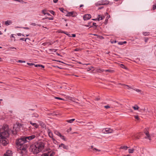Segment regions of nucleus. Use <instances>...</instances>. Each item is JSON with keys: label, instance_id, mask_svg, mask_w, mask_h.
Masks as SVG:
<instances>
[{"label": "nucleus", "instance_id": "f257e3e1", "mask_svg": "<svg viewBox=\"0 0 156 156\" xmlns=\"http://www.w3.org/2000/svg\"><path fill=\"white\" fill-rule=\"evenodd\" d=\"M9 131L8 125H5L0 129V144L3 146L6 145L8 143V140L6 138L9 135Z\"/></svg>", "mask_w": 156, "mask_h": 156}, {"label": "nucleus", "instance_id": "f03ea898", "mask_svg": "<svg viewBox=\"0 0 156 156\" xmlns=\"http://www.w3.org/2000/svg\"><path fill=\"white\" fill-rule=\"evenodd\" d=\"M21 140H18L16 143L17 148L20 150L19 153L20 154V156H27L28 153V146L25 144H23L24 142Z\"/></svg>", "mask_w": 156, "mask_h": 156}, {"label": "nucleus", "instance_id": "7ed1b4c3", "mask_svg": "<svg viewBox=\"0 0 156 156\" xmlns=\"http://www.w3.org/2000/svg\"><path fill=\"white\" fill-rule=\"evenodd\" d=\"M44 143L39 142L31 145L30 150L34 154H37L42 151L44 149Z\"/></svg>", "mask_w": 156, "mask_h": 156}, {"label": "nucleus", "instance_id": "20e7f679", "mask_svg": "<svg viewBox=\"0 0 156 156\" xmlns=\"http://www.w3.org/2000/svg\"><path fill=\"white\" fill-rule=\"evenodd\" d=\"M35 137V136L32 135L30 136L24 137L19 140H22L23 141V144H25L26 142H29V141Z\"/></svg>", "mask_w": 156, "mask_h": 156}, {"label": "nucleus", "instance_id": "39448f33", "mask_svg": "<svg viewBox=\"0 0 156 156\" xmlns=\"http://www.w3.org/2000/svg\"><path fill=\"white\" fill-rule=\"evenodd\" d=\"M113 131V130L112 129L108 128H104L102 130V132L103 133L106 134L112 133Z\"/></svg>", "mask_w": 156, "mask_h": 156}, {"label": "nucleus", "instance_id": "423d86ee", "mask_svg": "<svg viewBox=\"0 0 156 156\" xmlns=\"http://www.w3.org/2000/svg\"><path fill=\"white\" fill-rule=\"evenodd\" d=\"M147 128L145 129L144 130V133L146 136L145 137V138L146 139H148L149 140H151V136L149 133V132L147 130Z\"/></svg>", "mask_w": 156, "mask_h": 156}, {"label": "nucleus", "instance_id": "0eeeda50", "mask_svg": "<svg viewBox=\"0 0 156 156\" xmlns=\"http://www.w3.org/2000/svg\"><path fill=\"white\" fill-rule=\"evenodd\" d=\"M77 15L76 13L73 12H68L67 14L66 15V16H70L75 17Z\"/></svg>", "mask_w": 156, "mask_h": 156}, {"label": "nucleus", "instance_id": "6e6552de", "mask_svg": "<svg viewBox=\"0 0 156 156\" xmlns=\"http://www.w3.org/2000/svg\"><path fill=\"white\" fill-rule=\"evenodd\" d=\"M4 156H13V153L10 150L6 151V153L4 154Z\"/></svg>", "mask_w": 156, "mask_h": 156}, {"label": "nucleus", "instance_id": "1a4fd4ad", "mask_svg": "<svg viewBox=\"0 0 156 156\" xmlns=\"http://www.w3.org/2000/svg\"><path fill=\"white\" fill-rule=\"evenodd\" d=\"M91 18V16L90 14H86L83 15V18L84 20H87Z\"/></svg>", "mask_w": 156, "mask_h": 156}, {"label": "nucleus", "instance_id": "9d476101", "mask_svg": "<svg viewBox=\"0 0 156 156\" xmlns=\"http://www.w3.org/2000/svg\"><path fill=\"white\" fill-rule=\"evenodd\" d=\"M97 71L98 72H104L105 71V72H109L110 73H112L113 72V70H110V69H107L104 70L103 69H98L97 70Z\"/></svg>", "mask_w": 156, "mask_h": 156}, {"label": "nucleus", "instance_id": "9b49d317", "mask_svg": "<svg viewBox=\"0 0 156 156\" xmlns=\"http://www.w3.org/2000/svg\"><path fill=\"white\" fill-rule=\"evenodd\" d=\"M28 122L29 123H30V124H31L32 126H34V127L35 128H37L38 126H39L38 124H36V123H33V122L32 121H29Z\"/></svg>", "mask_w": 156, "mask_h": 156}, {"label": "nucleus", "instance_id": "f8f14e48", "mask_svg": "<svg viewBox=\"0 0 156 156\" xmlns=\"http://www.w3.org/2000/svg\"><path fill=\"white\" fill-rule=\"evenodd\" d=\"M59 147H62V148L64 149H65L66 150H68V146L67 145H65L64 144H61L59 145Z\"/></svg>", "mask_w": 156, "mask_h": 156}, {"label": "nucleus", "instance_id": "ddd939ff", "mask_svg": "<svg viewBox=\"0 0 156 156\" xmlns=\"http://www.w3.org/2000/svg\"><path fill=\"white\" fill-rule=\"evenodd\" d=\"M103 2H102V1L98 2L97 3H95V5L96 6H98V5H105V3H103Z\"/></svg>", "mask_w": 156, "mask_h": 156}, {"label": "nucleus", "instance_id": "4468645a", "mask_svg": "<svg viewBox=\"0 0 156 156\" xmlns=\"http://www.w3.org/2000/svg\"><path fill=\"white\" fill-rule=\"evenodd\" d=\"M12 23V22L11 20H8L5 22V25L7 26H9Z\"/></svg>", "mask_w": 156, "mask_h": 156}, {"label": "nucleus", "instance_id": "2eb2a0df", "mask_svg": "<svg viewBox=\"0 0 156 156\" xmlns=\"http://www.w3.org/2000/svg\"><path fill=\"white\" fill-rule=\"evenodd\" d=\"M104 18H105L104 16H103L100 15H98V17H97V18H98V21H99L100 20H101L103 19Z\"/></svg>", "mask_w": 156, "mask_h": 156}, {"label": "nucleus", "instance_id": "dca6fc26", "mask_svg": "<svg viewBox=\"0 0 156 156\" xmlns=\"http://www.w3.org/2000/svg\"><path fill=\"white\" fill-rule=\"evenodd\" d=\"M114 106H112L111 105H107L105 106L104 107L105 108L108 109L111 108H114Z\"/></svg>", "mask_w": 156, "mask_h": 156}, {"label": "nucleus", "instance_id": "f3484780", "mask_svg": "<svg viewBox=\"0 0 156 156\" xmlns=\"http://www.w3.org/2000/svg\"><path fill=\"white\" fill-rule=\"evenodd\" d=\"M39 116L36 113H34L31 115V117L37 118Z\"/></svg>", "mask_w": 156, "mask_h": 156}, {"label": "nucleus", "instance_id": "a211bd4d", "mask_svg": "<svg viewBox=\"0 0 156 156\" xmlns=\"http://www.w3.org/2000/svg\"><path fill=\"white\" fill-rule=\"evenodd\" d=\"M75 120V119H72L70 120H66V122H68L72 123L74 120Z\"/></svg>", "mask_w": 156, "mask_h": 156}, {"label": "nucleus", "instance_id": "6ab92c4d", "mask_svg": "<svg viewBox=\"0 0 156 156\" xmlns=\"http://www.w3.org/2000/svg\"><path fill=\"white\" fill-rule=\"evenodd\" d=\"M48 136L50 137L52 139L53 138V134L51 132H49L48 133Z\"/></svg>", "mask_w": 156, "mask_h": 156}, {"label": "nucleus", "instance_id": "aec40b11", "mask_svg": "<svg viewBox=\"0 0 156 156\" xmlns=\"http://www.w3.org/2000/svg\"><path fill=\"white\" fill-rule=\"evenodd\" d=\"M40 156H49V152H48V153H43Z\"/></svg>", "mask_w": 156, "mask_h": 156}, {"label": "nucleus", "instance_id": "412c9836", "mask_svg": "<svg viewBox=\"0 0 156 156\" xmlns=\"http://www.w3.org/2000/svg\"><path fill=\"white\" fill-rule=\"evenodd\" d=\"M61 33L65 34H66L69 37H71L70 34H69L68 33L66 32H65V31H62L61 32Z\"/></svg>", "mask_w": 156, "mask_h": 156}, {"label": "nucleus", "instance_id": "4be33fe9", "mask_svg": "<svg viewBox=\"0 0 156 156\" xmlns=\"http://www.w3.org/2000/svg\"><path fill=\"white\" fill-rule=\"evenodd\" d=\"M35 67H41L43 68H44V66L42 65H39V64H37L34 65Z\"/></svg>", "mask_w": 156, "mask_h": 156}, {"label": "nucleus", "instance_id": "5701e85b", "mask_svg": "<svg viewBox=\"0 0 156 156\" xmlns=\"http://www.w3.org/2000/svg\"><path fill=\"white\" fill-rule=\"evenodd\" d=\"M55 133L58 136H59L60 137V136H62V135L61 134V133H59V132L57 131H56L55 132Z\"/></svg>", "mask_w": 156, "mask_h": 156}, {"label": "nucleus", "instance_id": "b1692460", "mask_svg": "<svg viewBox=\"0 0 156 156\" xmlns=\"http://www.w3.org/2000/svg\"><path fill=\"white\" fill-rule=\"evenodd\" d=\"M133 108L135 110H137L139 108V107H138V106L137 105H136L135 106L133 107Z\"/></svg>", "mask_w": 156, "mask_h": 156}, {"label": "nucleus", "instance_id": "393cba45", "mask_svg": "<svg viewBox=\"0 0 156 156\" xmlns=\"http://www.w3.org/2000/svg\"><path fill=\"white\" fill-rule=\"evenodd\" d=\"M121 148L122 149H123L124 150H126L127 148H128V147L127 146H122L121 147Z\"/></svg>", "mask_w": 156, "mask_h": 156}, {"label": "nucleus", "instance_id": "a878e982", "mask_svg": "<svg viewBox=\"0 0 156 156\" xmlns=\"http://www.w3.org/2000/svg\"><path fill=\"white\" fill-rule=\"evenodd\" d=\"M102 2H103V3H104L105 4V5L108 4L109 3V2L107 0H105V1L103 0V1H102Z\"/></svg>", "mask_w": 156, "mask_h": 156}, {"label": "nucleus", "instance_id": "bb28decb", "mask_svg": "<svg viewBox=\"0 0 156 156\" xmlns=\"http://www.w3.org/2000/svg\"><path fill=\"white\" fill-rule=\"evenodd\" d=\"M129 152V153H133L134 151V149H129L128 150Z\"/></svg>", "mask_w": 156, "mask_h": 156}, {"label": "nucleus", "instance_id": "cd10ccee", "mask_svg": "<svg viewBox=\"0 0 156 156\" xmlns=\"http://www.w3.org/2000/svg\"><path fill=\"white\" fill-rule=\"evenodd\" d=\"M126 41H124L123 42H119L118 44L119 45H122L124 44H126Z\"/></svg>", "mask_w": 156, "mask_h": 156}, {"label": "nucleus", "instance_id": "c85d7f7f", "mask_svg": "<svg viewBox=\"0 0 156 156\" xmlns=\"http://www.w3.org/2000/svg\"><path fill=\"white\" fill-rule=\"evenodd\" d=\"M120 66L122 68H123L125 69H127V67L125 66L123 64H121Z\"/></svg>", "mask_w": 156, "mask_h": 156}, {"label": "nucleus", "instance_id": "c756f323", "mask_svg": "<svg viewBox=\"0 0 156 156\" xmlns=\"http://www.w3.org/2000/svg\"><path fill=\"white\" fill-rule=\"evenodd\" d=\"M143 34L144 36H147L149 35V33L148 32H143Z\"/></svg>", "mask_w": 156, "mask_h": 156}, {"label": "nucleus", "instance_id": "7c9ffc66", "mask_svg": "<svg viewBox=\"0 0 156 156\" xmlns=\"http://www.w3.org/2000/svg\"><path fill=\"white\" fill-rule=\"evenodd\" d=\"M54 98L55 99H59V100H64V99L63 98H60V97H55Z\"/></svg>", "mask_w": 156, "mask_h": 156}, {"label": "nucleus", "instance_id": "2f4dec72", "mask_svg": "<svg viewBox=\"0 0 156 156\" xmlns=\"http://www.w3.org/2000/svg\"><path fill=\"white\" fill-rule=\"evenodd\" d=\"M55 154V153L54 152H52L49 155V156H54Z\"/></svg>", "mask_w": 156, "mask_h": 156}, {"label": "nucleus", "instance_id": "473e14b6", "mask_svg": "<svg viewBox=\"0 0 156 156\" xmlns=\"http://www.w3.org/2000/svg\"><path fill=\"white\" fill-rule=\"evenodd\" d=\"M134 117L136 119H137L138 120H140V118L138 115L135 116Z\"/></svg>", "mask_w": 156, "mask_h": 156}, {"label": "nucleus", "instance_id": "72a5a7b5", "mask_svg": "<svg viewBox=\"0 0 156 156\" xmlns=\"http://www.w3.org/2000/svg\"><path fill=\"white\" fill-rule=\"evenodd\" d=\"M52 140L53 143L55 144H56L57 143V141L54 138H52Z\"/></svg>", "mask_w": 156, "mask_h": 156}, {"label": "nucleus", "instance_id": "f704fd0d", "mask_svg": "<svg viewBox=\"0 0 156 156\" xmlns=\"http://www.w3.org/2000/svg\"><path fill=\"white\" fill-rule=\"evenodd\" d=\"M46 9H44L42 11V12L44 15L46 14V13L45 12H46Z\"/></svg>", "mask_w": 156, "mask_h": 156}, {"label": "nucleus", "instance_id": "c9c22d12", "mask_svg": "<svg viewBox=\"0 0 156 156\" xmlns=\"http://www.w3.org/2000/svg\"><path fill=\"white\" fill-rule=\"evenodd\" d=\"M62 136H60V138H61L62 139H63V140H64L66 141V139H65V136H63L62 135Z\"/></svg>", "mask_w": 156, "mask_h": 156}, {"label": "nucleus", "instance_id": "e433bc0d", "mask_svg": "<svg viewBox=\"0 0 156 156\" xmlns=\"http://www.w3.org/2000/svg\"><path fill=\"white\" fill-rule=\"evenodd\" d=\"M49 12L51 14L53 15H55V12L54 11H53L52 10H50L49 11Z\"/></svg>", "mask_w": 156, "mask_h": 156}, {"label": "nucleus", "instance_id": "4c0bfd02", "mask_svg": "<svg viewBox=\"0 0 156 156\" xmlns=\"http://www.w3.org/2000/svg\"><path fill=\"white\" fill-rule=\"evenodd\" d=\"M71 130H72V129L71 128H70L69 129H68L66 131L67 132L69 133V132H70V131H71Z\"/></svg>", "mask_w": 156, "mask_h": 156}, {"label": "nucleus", "instance_id": "58836bf2", "mask_svg": "<svg viewBox=\"0 0 156 156\" xmlns=\"http://www.w3.org/2000/svg\"><path fill=\"white\" fill-rule=\"evenodd\" d=\"M18 62H20V63H24L25 62V61H22L21 60H19L18 61H17Z\"/></svg>", "mask_w": 156, "mask_h": 156}, {"label": "nucleus", "instance_id": "ea45409f", "mask_svg": "<svg viewBox=\"0 0 156 156\" xmlns=\"http://www.w3.org/2000/svg\"><path fill=\"white\" fill-rule=\"evenodd\" d=\"M60 10L62 12H64L63 11L64 10V9L62 8H59Z\"/></svg>", "mask_w": 156, "mask_h": 156}, {"label": "nucleus", "instance_id": "a19ab883", "mask_svg": "<svg viewBox=\"0 0 156 156\" xmlns=\"http://www.w3.org/2000/svg\"><path fill=\"white\" fill-rule=\"evenodd\" d=\"M27 64L29 65H30V66H33V65H35V64L34 63H27Z\"/></svg>", "mask_w": 156, "mask_h": 156}, {"label": "nucleus", "instance_id": "79ce46f5", "mask_svg": "<svg viewBox=\"0 0 156 156\" xmlns=\"http://www.w3.org/2000/svg\"><path fill=\"white\" fill-rule=\"evenodd\" d=\"M125 85L128 87V89H133L132 88V87H131V86H129L128 85Z\"/></svg>", "mask_w": 156, "mask_h": 156}, {"label": "nucleus", "instance_id": "37998d69", "mask_svg": "<svg viewBox=\"0 0 156 156\" xmlns=\"http://www.w3.org/2000/svg\"><path fill=\"white\" fill-rule=\"evenodd\" d=\"M153 10H154L156 9V4L154 5H153Z\"/></svg>", "mask_w": 156, "mask_h": 156}, {"label": "nucleus", "instance_id": "c03bdc74", "mask_svg": "<svg viewBox=\"0 0 156 156\" xmlns=\"http://www.w3.org/2000/svg\"><path fill=\"white\" fill-rule=\"evenodd\" d=\"M134 90L137 92H141V90L138 89H134Z\"/></svg>", "mask_w": 156, "mask_h": 156}, {"label": "nucleus", "instance_id": "a18cd8bd", "mask_svg": "<svg viewBox=\"0 0 156 156\" xmlns=\"http://www.w3.org/2000/svg\"><path fill=\"white\" fill-rule=\"evenodd\" d=\"M22 28L26 30H29V28L27 27H23Z\"/></svg>", "mask_w": 156, "mask_h": 156}, {"label": "nucleus", "instance_id": "49530a36", "mask_svg": "<svg viewBox=\"0 0 156 156\" xmlns=\"http://www.w3.org/2000/svg\"><path fill=\"white\" fill-rule=\"evenodd\" d=\"M93 150H95L96 151H101L100 150L98 149H96V148H94Z\"/></svg>", "mask_w": 156, "mask_h": 156}, {"label": "nucleus", "instance_id": "de8ad7c7", "mask_svg": "<svg viewBox=\"0 0 156 156\" xmlns=\"http://www.w3.org/2000/svg\"><path fill=\"white\" fill-rule=\"evenodd\" d=\"M47 18L49 20H53V18L52 17H47Z\"/></svg>", "mask_w": 156, "mask_h": 156}, {"label": "nucleus", "instance_id": "09e8293b", "mask_svg": "<svg viewBox=\"0 0 156 156\" xmlns=\"http://www.w3.org/2000/svg\"><path fill=\"white\" fill-rule=\"evenodd\" d=\"M9 48V49H16V48L14 47H10Z\"/></svg>", "mask_w": 156, "mask_h": 156}, {"label": "nucleus", "instance_id": "8fccbe9b", "mask_svg": "<svg viewBox=\"0 0 156 156\" xmlns=\"http://www.w3.org/2000/svg\"><path fill=\"white\" fill-rule=\"evenodd\" d=\"M31 25L33 26H36V24L35 23H33L31 24Z\"/></svg>", "mask_w": 156, "mask_h": 156}, {"label": "nucleus", "instance_id": "3c124183", "mask_svg": "<svg viewBox=\"0 0 156 156\" xmlns=\"http://www.w3.org/2000/svg\"><path fill=\"white\" fill-rule=\"evenodd\" d=\"M17 35L18 36H21L22 34L21 33H18L17 34Z\"/></svg>", "mask_w": 156, "mask_h": 156}, {"label": "nucleus", "instance_id": "603ef678", "mask_svg": "<svg viewBox=\"0 0 156 156\" xmlns=\"http://www.w3.org/2000/svg\"><path fill=\"white\" fill-rule=\"evenodd\" d=\"M58 1V0H53V2L55 3H57Z\"/></svg>", "mask_w": 156, "mask_h": 156}, {"label": "nucleus", "instance_id": "864d4df0", "mask_svg": "<svg viewBox=\"0 0 156 156\" xmlns=\"http://www.w3.org/2000/svg\"><path fill=\"white\" fill-rule=\"evenodd\" d=\"M72 35L73 37H76V35L75 34H72Z\"/></svg>", "mask_w": 156, "mask_h": 156}, {"label": "nucleus", "instance_id": "5fc2aeb1", "mask_svg": "<svg viewBox=\"0 0 156 156\" xmlns=\"http://www.w3.org/2000/svg\"><path fill=\"white\" fill-rule=\"evenodd\" d=\"M79 49H78V48H76L74 50V51H79Z\"/></svg>", "mask_w": 156, "mask_h": 156}, {"label": "nucleus", "instance_id": "6e6d98bb", "mask_svg": "<svg viewBox=\"0 0 156 156\" xmlns=\"http://www.w3.org/2000/svg\"><path fill=\"white\" fill-rule=\"evenodd\" d=\"M24 38H21L20 39V40H22V41H24Z\"/></svg>", "mask_w": 156, "mask_h": 156}, {"label": "nucleus", "instance_id": "4d7b16f0", "mask_svg": "<svg viewBox=\"0 0 156 156\" xmlns=\"http://www.w3.org/2000/svg\"><path fill=\"white\" fill-rule=\"evenodd\" d=\"M103 8V7H99V8H98V9H102Z\"/></svg>", "mask_w": 156, "mask_h": 156}, {"label": "nucleus", "instance_id": "13d9d810", "mask_svg": "<svg viewBox=\"0 0 156 156\" xmlns=\"http://www.w3.org/2000/svg\"><path fill=\"white\" fill-rule=\"evenodd\" d=\"M46 14L48 16H50L51 15L50 14L48 13H46Z\"/></svg>", "mask_w": 156, "mask_h": 156}, {"label": "nucleus", "instance_id": "bf43d9fd", "mask_svg": "<svg viewBox=\"0 0 156 156\" xmlns=\"http://www.w3.org/2000/svg\"><path fill=\"white\" fill-rule=\"evenodd\" d=\"M98 20V18H97L96 19H92V20Z\"/></svg>", "mask_w": 156, "mask_h": 156}, {"label": "nucleus", "instance_id": "052dcab7", "mask_svg": "<svg viewBox=\"0 0 156 156\" xmlns=\"http://www.w3.org/2000/svg\"><path fill=\"white\" fill-rule=\"evenodd\" d=\"M55 61H57V62H61L62 63H63L62 62H61V61L57 60H55Z\"/></svg>", "mask_w": 156, "mask_h": 156}, {"label": "nucleus", "instance_id": "680f3d73", "mask_svg": "<svg viewBox=\"0 0 156 156\" xmlns=\"http://www.w3.org/2000/svg\"><path fill=\"white\" fill-rule=\"evenodd\" d=\"M93 24L94 26H96V23H93Z\"/></svg>", "mask_w": 156, "mask_h": 156}, {"label": "nucleus", "instance_id": "e2e57ef3", "mask_svg": "<svg viewBox=\"0 0 156 156\" xmlns=\"http://www.w3.org/2000/svg\"><path fill=\"white\" fill-rule=\"evenodd\" d=\"M11 37H14V36H13V34H12L11 35Z\"/></svg>", "mask_w": 156, "mask_h": 156}, {"label": "nucleus", "instance_id": "0e129e2a", "mask_svg": "<svg viewBox=\"0 0 156 156\" xmlns=\"http://www.w3.org/2000/svg\"><path fill=\"white\" fill-rule=\"evenodd\" d=\"M27 39H28L29 40V38H27L25 39V41H26V40H27Z\"/></svg>", "mask_w": 156, "mask_h": 156}, {"label": "nucleus", "instance_id": "69168bd1", "mask_svg": "<svg viewBox=\"0 0 156 156\" xmlns=\"http://www.w3.org/2000/svg\"><path fill=\"white\" fill-rule=\"evenodd\" d=\"M83 6V5H80V7H81Z\"/></svg>", "mask_w": 156, "mask_h": 156}, {"label": "nucleus", "instance_id": "338daca9", "mask_svg": "<svg viewBox=\"0 0 156 156\" xmlns=\"http://www.w3.org/2000/svg\"><path fill=\"white\" fill-rule=\"evenodd\" d=\"M116 41H113L112 42V43H116Z\"/></svg>", "mask_w": 156, "mask_h": 156}, {"label": "nucleus", "instance_id": "774afa93", "mask_svg": "<svg viewBox=\"0 0 156 156\" xmlns=\"http://www.w3.org/2000/svg\"><path fill=\"white\" fill-rule=\"evenodd\" d=\"M16 28H22V27H17Z\"/></svg>", "mask_w": 156, "mask_h": 156}]
</instances>
